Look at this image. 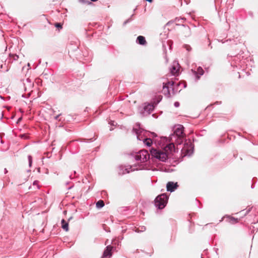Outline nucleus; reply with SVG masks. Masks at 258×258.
I'll list each match as a JSON object with an SVG mask.
<instances>
[{"instance_id": "f257e3e1", "label": "nucleus", "mask_w": 258, "mask_h": 258, "mask_svg": "<svg viewBox=\"0 0 258 258\" xmlns=\"http://www.w3.org/2000/svg\"><path fill=\"white\" fill-rule=\"evenodd\" d=\"M174 152L175 146L173 143L167 145L162 150L152 149L150 151L151 154L153 157L163 162L170 158Z\"/></svg>"}, {"instance_id": "f03ea898", "label": "nucleus", "mask_w": 258, "mask_h": 258, "mask_svg": "<svg viewBox=\"0 0 258 258\" xmlns=\"http://www.w3.org/2000/svg\"><path fill=\"white\" fill-rule=\"evenodd\" d=\"M168 197L165 194H161L156 197L155 200V205L160 209H162L165 206Z\"/></svg>"}, {"instance_id": "7ed1b4c3", "label": "nucleus", "mask_w": 258, "mask_h": 258, "mask_svg": "<svg viewBox=\"0 0 258 258\" xmlns=\"http://www.w3.org/2000/svg\"><path fill=\"white\" fill-rule=\"evenodd\" d=\"M149 154L146 150H141L135 155V159L140 162H145L149 158Z\"/></svg>"}, {"instance_id": "20e7f679", "label": "nucleus", "mask_w": 258, "mask_h": 258, "mask_svg": "<svg viewBox=\"0 0 258 258\" xmlns=\"http://www.w3.org/2000/svg\"><path fill=\"white\" fill-rule=\"evenodd\" d=\"M184 127L181 125H177L175 126L174 134L180 139L183 138L185 134L183 132Z\"/></svg>"}, {"instance_id": "39448f33", "label": "nucleus", "mask_w": 258, "mask_h": 258, "mask_svg": "<svg viewBox=\"0 0 258 258\" xmlns=\"http://www.w3.org/2000/svg\"><path fill=\"white\" fill-rule=\"evenodd\" d=\"M180 66L178 63L176 61L173 62L171 68L170 72L172 74L175 75L178 74Z\"/></svg>"}, {"instance_id": "423d86ee", "label": "nucleus", "mask_w": 258, "mask_h": 258, "mask_svg": "<svg viewBox=\"0 0 258 258\" xmlns=\"http://www.w3.org/2000/svg\"><path fill=\"white\" fill-rule=\"evenodd\" d=\"M113 247L111 245H108L104 250L102 258L110 257L112 256V250Z\"/></svg>"}, {"instance_id": "0eeeda50", "label": "nucleus", "mask_w": 258, "mask_h": 258, "mask_svg": "<svg viewBox=\"0 0 258 258\" xmlns=\"http://www.w3.org/2000/svg\"><path fill=\"white\" fill-rule=\"evenodd\" d=\"M167 190L169 191H173L178 187L177 183H174L173 182H168L167 184Z\"/></svg>"}, {"instance_id": "6e6552de", "label": "nucleus", "mask_w": 258, "mask_h": 258, "mask_svg": "<svg viewBox=\"0 0 258 258\" xmlns=\"http://www.w3.org/2000/svg\"><path fill=\"white\" fill-rule=\"evenodd\" d=\"M137 41L139 44L141 45H146L147 44V41L145 39V38L143 36H139L137 37Z\"/></svg>"}, {"instance_id": "1a4fd4ad", "label": "nucleus", "mask_w": 258, "mask_h": 258, "mask_svg": "<svg viewBox=\"0 0 258 258\" xmlns=\"http://www.w3.org/2000/svg\"><path fill=\"white\" fill-rule=\"evenodd\" d=\"M61 228L66 231H69V224L68 222L62 219L61 221Z\"/></svg>"}, {"instance_id": "9d476101", "label": "nucleus", "mask_w": 258, "mask_h": 258, "mask_svg": "<svg viewBox=\"0 0 258 258\" xmlns=\"http://www.w3.org/2000/svg\"><path fill=\"white\" fill-rule=\"evenodd\" d=\"M174 83L173 82H168L167 83H165L163 86V90L164 92H167L168 94H169L168 88L170 86H173Z\"/></svg>"}, {"instance_id": "9b49d317", "label": "nucleus", "mask_w": 258, "mask_h": 258, "mask_svg": "<svg viewBox=\"0 0 258 258\" xmlns=\"http://www.w3.org/2000/svg\"><path fill=\"white\" fill-rule=\"evenodd\" d=\"M96 206L97 208L100 209L104 206V203L102 200L98 201L96 204Z\"/></svg>"}, {"instance_id": "f8f14e48", "label": "nucleus", "mask_w": 258, "mask_h": 258, "mask_svg": "<svg viewBox=\"0 0 258 258\" xmlns=\"http://www.w3.org/2000/svg\"><path fill=\"white\" fill-rule=\"evenodd\" d=\"M144 143L147 146L150 147L152 145V140L151 139L147 138V139H145L144 140Z\"/></svg>"}, {"instance_id": "ddd939ff", "label": "nucleus", "mask_w": 258, "mask_h": 258, "mask_svg": "<svg viewBox=\"0 0 258 258\" xmlns=\"http://www.w3.org/2000/svg\"><path fill=\"white\" fill-rule=\"evenodd\" d=\"M238 222V221L237 219H235L234 217H230L229 218V222L231 224H234V223H237Z\"/></svg>"}, {"instance_id": "4468645a", "label": "nucleus", "mask_w": 258, "mask_h": 258, "mask_svg": "<svg viewBox=\"0 0 258 258\" xmlns=\"http://www.w3.org/2000/svg\"><path fill=\"white\" fill-rule=\"evenodd\" d=\"M10 56L14 60H17L19 58V56L16 54H10Z\"/></svg>"}, {"instance_id": "2eb2a0df", "label": "nucleus", "mask_w": 258, "mask_h": 258, "mask_svg": "<svg viewBox=\"0 0 258 258\" xmlns=\"http://www.w3.org/2000/svg\"><path fill=\"white\" fill-rule=\"evenodd\" d=\"M204 71L203 70V69L201 67H199L198 68L197 72L198 74H199L200 76L203 75L204 74Z\"/></svg>"}, {"instance_id": "dca6fc26", "label": "nucleus", "mask_w": 258, "mask_h": 258, "mask_svg": "<svg viewBox=\"0 0 258 258\" xmlns=\"http://www.w3.org/2000/svg\"><path fill=\"white\" fill-rule=\"evenodd\" d=\"M54 26L58 28V29H61L62 28V24L61 23H56L54 24Z\"/></svg>"}, {"instance_id": "f3484780", "label": "nucleus", "mask_w": 258, "mask_h": 258, "mask_svg": "<svg viewBox=\"0 0 258 258\" xmlns=\"http://www.w3.org/2000/svg\"><path fill=\"white\" fill-rule=\"evenodd\" d=\"M20 137L21 138H23V139H27L28 138V136L26 134H22V135H20Z\"/></svg>"}, {"instance_id": "a211bd4d", "label": "nucleus", "mask_w": 258, "mask_h": 258, "mask_svg": "<svg viewBox=\"0 0 258 258\" xmlns=\"http://www.w3.org/2000/svg\"><path fill=\"white\" fill-rule=\"evenodd\" d=\"M28 160H29V163L30 166L31 165L32 162V158L31 156H28Z\"/></svg>"}, {"instance_id": "6ab92c4d", "label": "nucleus", "mask_w": 258, "mask_h": 258, "mask_svg": "<svg viewBox=\"0 0 258 258\" xmlns=\"http://www.w3.org/2000/svg\"><path fill=\"white\" fill-rule=\"evenodd\" d=\"M152 107V106H151L150 105H148L144 107V109H145V110H146L147 109H151Z\"/></svg>"}, {"instance_id": "aec40b11", "label": "nucleus", "mask_w": 258, "mask_h": 258, "mask_svg": "<svg viewBox=\"0 0 258 258\" xmlns=\"http://www.w3.org/2000/svg\"><path fill=\"white\" fill-rule=\"evenodd\" d=\"M182 151L183 152H184V151H187V150L186 149V147H184L183 148V149L182 150Z\"/></svg>"}, {"instance_id": "412c9836", "label": "nucleus", "mask_w": 258, "mask_h": 258, "mask_svg": "<svg viewBox=\"0 0 258 258\" xmlns=\"http://www.w3.org/2000/svg\"><path fill=\"white\" fill-rule=\"evenodd\" d=\"M91 1H92V2H96V1H97L98 0H91Z\"/></svg>"}, {"instance_id": "4be33fe9", "label": "nucleus", "mask_w": 258, "mask_h": 258, "mask_svg": "<svg viewBox=\"0 0 258 258\" xmlns=\"http://www.w3.org/2000/svg\"><path fill=\"white\" fill-rule=\"evenodd\" d=\"M72 218V217L70 218L69 219V221H70Z\"/></svg>"}, {"instance_id": "5701e85b", "label": "nucleus", "mask_w": 258, "mask_h": 258, "mask_svg": "<svg viewBox=\"0 0 258 258\" xmlns=\"http://www.w3.org/2000/svg\"><path fill=\"white\" fill-rule=\"evenodd\" d=\"M197 78L199 79L200 78V76H197Z\"/></svg>"}, {"instance_id": "b1692460", "label": "nucleus", "mask_w": 258, "mask_h": 258, "mask_svg": "<svg viewBox=\"0 0 258 258\" xmlns=\"http://www.w3.org/2000/svg\"><path fill=\"white\" fill-rule=\"evenodd\" d=\"M36 181L34 182V184H36Z\"/></svg>"}, {"instance_id": "393cba45", "label": "nucleus", "mask_w": 258, "mask_h": 258, "mask_svg": "<svg viewBox=\"0 0 258 258\" xmlns=\"http://www.w3.org/2000/svg\"><path fill=\"white\" fill-rule=\"evenodd\" d=\"M36 181L34 182V184H36Z\"/></svg>"}, {"instance_id": "a878e982", "label": "nucleus", "mask_w": 258, "mask_h": 258, "mask_svg": "<svg viewBox=\"0 0 258 258\" xmlns=\"http://www.w3.org/2000/svg\"><path fill=\"white\" fill-rule=\"evenodd\" d=\"M57 117H58V116H56V117H55V119H57Z\"/></svg>"}]
</instances>
